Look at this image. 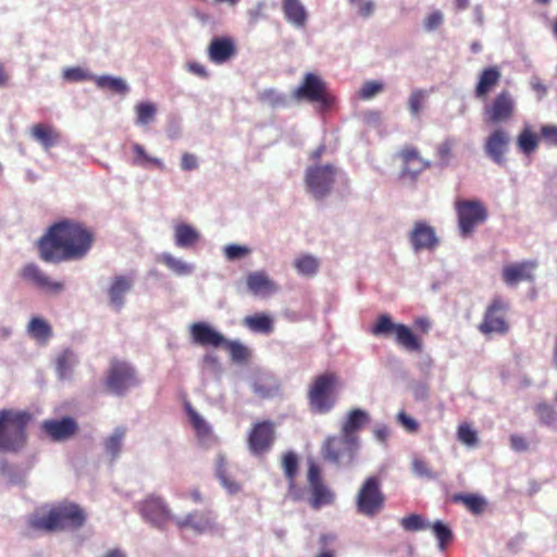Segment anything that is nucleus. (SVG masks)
Instances as JSON below:
<instances>
[{
	"label": "nucleus",
	"instance_id": "f257e3e1",
	"mask_svg": "<svg viewBox=\"0 0 557 557\" xmlns=\"http://www.w3.org/2000/svg\"><path fill=\"white\" fill-rule=\"evenodd\" d=\"M95 243L94 232L84 223L64 219L52 224L38 240L39 258L61 263L85 258Z\"/></svg>",
	"mask_w": 557,
	"mask_h": 557
},
{
	"label": "nucleus",
	"instance_id": "f03ea898",
	"mask_svg": "<svg viewBox=\"0 0 557 557\" xmlns=\"http://www.w3.org/2000/svg\"><path fill=\"white\" fill-rule=\"evenodd\" d=\"M85 522L86 513L84 509L71 502L59 503L46 510H38L28 520L33 530L45 533L75 531L81 529Z\"/></svg>",
	"mask_w": 557,
	"mask_h": 557
},
{
	"label": "nucleus",
	"instance_id": "7ed1b4c3",
	"mask_svg": "<svg viewBox=\"0 0 557 557\" xmlns=\"http://www.w3.org/2000/svg\"><path fill=\"white\" fill-rule=\"evenodd\" d=\"M33 419L28 410H0V451L17 453L27 443V425Z\"/></svg>",
	"mask_w": 557,
	"mask_h": 557
},
{
	"label": "nucleus",
	"instance_id": "20e7f679",
	"mask_svg": "<svg viewBox=\"0 0 557 557\" xmlns=\"http://www.w3.org/2000/svg\"><path fill=\"white\" fill-rule=\"evenodd\" d=\"M342 386L336 372L325 371L312 377L307 391L308 406L313 413H329L336 405Z\"/></svg>",
	"mask_w": 557,
	"mask_h": 557
},
{
	"label": "nucleus",
	"instance_id": "39448f33",
	"mask_svg": "<svg viewBox=\"0 0 557 557\" xmlns=\"http://www.w3.org/2000/svg\"><path fill=\"white\" fill-rule=\"evenodd\" d=\"M359 449V441L343 434L327 436L321 446L323 459L336 467H348L354 463Z\"/></svg>",
	"mask_w": 557,
	"mask_h": 557
},
{
	"label": "nucleus",
	"instance_id": "423d86ee",
	"mask_svg": "<svg viewBox=\"0 0 557 557\" xmlns=\"http://www.w3.org/2000/svg\"><path fill=\"white\" fill-rule=\"evenodd\" d=\"M509 308V302L503 297H493L484 310L481 322L478 324L480 333L485 336L507 334L510 329L507 319Z\"/></svg>",
	"mask_w": 557,
	"mask_h": 557
},
{
	"label": "nucleus",
	"instance_id": "0eeeda50",
	"mask_svg": "<svg viewBox=\"0 0 557 557\" xmlns=\"http://www.w3.org/2000/svg\"><path fill=\"white\" fill-rule=\"evenodd\" d=\"M370 332L374 336L394 334L399 346L409 351H422V341L407 325L394 323L388 314L379 315Z\"/></svg>",
	"mask_w": 557,
	"mask_h": 557
},
{
	"label": "nucleus",
	"instance_id": "6e6552de",
	"mask_svg": "<svg viewBox=\"0 0 557 557\" xmlns=\"http://www.w3.org/2000/svg\"><path fill=\"white\" fill-rule=\"evenodd\" d=\"M385 504V496L381 488L379 476H368L361 484L356 496V508L358 513L373 518L382 511Z\"/></svg>",
	"mask_w": 557,
	"mask_h": 557
},
{
	"label": "nucleus",
	"instance_id": "1a4fd4ad",
	"mask_svg": "<svg viewBox=\"0 0 557 557\" xmlns=\"http://www.w3.org/2000/svg\"><path fill=\"white\" fill-rule=\"evenodd\" d=\"M458 227L463 237L472 235L476 226L488 218L486 207L480 200L459 199L455 202Z\"/></svg>",
	"mask_w": 557,
	"mask_h": 557
},
{
	"label": "nucleus",
	"instance_id": "9d476101",
	"mask_svg": "<svg viewBox=\"0 0 557 557\" xmlns=\"http://www.w3.org/2000/svg\"><path fill=\"white\" fill-rule=\"evenodd\" d=\"M293 97L299 101L318 103L322 110L329 109L333 102L325 82L313 73L305 74L299 86L293 91Z\"/></svg>",
	"mask_w": 557,
	"mask_h": 557
},
{
	"label": "nucleus",
	"instance_id": "9b49d317",
	"mask_svg": "<svg viewBox=\"0 0 557 557\" xmlns=\"http://www.w3.org/2000/svg\"><path fill=\"white\" fill-rule=\"evenodd\" d=\"M138 383L136 370L129 363L117 359L111 360L104 380V386L110 393L123 396Z\"/></svg>",
	"mask_w": 557,
	"mask_h": 557
},
{
	"label": "nucleus",
	"instance_id": "f8f14e48",
	"mask_svg": "<svg viewBox=\"0 0 557 557\" xmlns=\"http://www.w3.org/2000/svg\"><path fill=\"white\" fill-rule=\"evenodd\" d=\"M337 170L331 164L311 165L306 170L305 184L314 199L325 198L333 189Z\"/></svg>",
	"mask_w": 557,
	"mask_h": 557
},
{
	"label": "nucleus",
	"instance_id": "ddd939ff",
	"mask_svg": "<svg viewBox=\"0 0 557 557\" xmlns=\"http://www.w3.org/2000/svg\"><path fill=\"white\" fill-rule=\"evenodd\" d=\"M276 440L274 422L262 420L255 422L247 434V448L250 455L261 458L272 449Z\"/></svg>",
	"mask_w": 557,
	"mask_h": 557
},
{
	"label": "nucleus",
	"instance_id": "4468645a",
	"mask_svg": "<svg viewBox=\"0 0 557 557\" xmlns=\"http://www.w3.org/2000/svg\"><path fill=\"white\" fill-rule=\"evenodd\" d=\"M307 482L310 492L309 504L311 508L317 510L334 503L335 495L325 484L322 470L314 460L308 461Z\"/></svg>",
	"mask_w": 557,
	"mask_h": 557
},
{
	"label": "nucleus",
	"instance_id": "2eb2a0df",
	"mask_svg": "<svg viewBox=\"0 0 557 557\" xmlns=\"http://www.w3.org/2000/svg\"><path fill=\"white\" fill-rule=\"evenodd\" d=\"M515 99L507 89L502 90L496 97L485 106L484 117L490 124L505 123L511 120L515 113Z\"/></svg>",
	"mask_w": 557,
	"mask_h": 557
},
{
	"label": "nucleus",
	"instance_id": "dca6fc26",
	"mask_svg": "<svg viewBox=\"0 0 557 557\" xmlns=\"http://www.w3.org/2000/svg\"><path fill=\"white\" fill-rule=\"evenodd\" d=\"M139 512L150 523L161 528L171 519V511L165 502L159 496H148L139 504Z\"/></svg>",
	"mask_w": 557,
	"mask_h": 557
},
{
	"label": "nucleus",
	"instance_id": "f3484780",
	"mask_svg": "<svg viewBox=\"0 0 557 557\" xmlns=\"http://www.w3.org/2000/svg\"><path fill=\"white\" fill-rule=\"evenodd\" d=\"M403 162L400 172L401 177H408L411 181H417L419 175L431 166L428 160H424L416 147L407 146L398 152Z\"/></svg>",
	"mask_w": 557,
	"mask_h": 557
},
{
	"label": "nucleus",
	"instance_id": "a211bd4d",
	"mask_svg": "<svg viewBox=\"0 0 557 557\" xmlns=\"http://www.w3.org/2000/svg\"><path fill=\"white\" fill-rule=\"evenodd\" d=\"M536 268L535 260L509 263L503 267L502 278L507 286H516L520 282H533Z\"/></svg>",
	"mask_w": 557,
	"mask_h": 557
},
{
	"label": "nucleus",
	"instance_id": "6ab92c4d",
	"mask_svg": "<svg viewBox=\"0 0 557 557\" xmlns=\"http://www.w3.org/2000/svg\"><path fill=\"white\" fill-rule=\"evenodd\" d=\"M40 428L41 431L53 442L66 441L78 431L76 421L71 417H63L60 420H45Z\"/></svg>",
	"mask_w": 557,
	"mask_h": 557
},
{
	"label": "nucleus",
	"instance_id": "aec40b11",
	"mask_svg": "<svg viewBox=\"0 0 557 557\" xmlns=\"http://www.w3.org/2000/svg\"><path fill=\"white\" fill-rule=\"evenodd\" d=\"M21 276L35 287L51 294H58L63 289V284L53 282L37 264L28 263L21 270Z\"/></svg>",
	"mask_w": 557,
	"mask_h": 557
},
{
	"label": "nucleus",
	"instance_id": "412c9836",
	"mask_svg": "<svg viewBox=\"0 0 557 557\" xmlns=\"http://www.w3.org/2000/svg\"><path fill=\"white\" fill-rule=\"evenodd\" d=\"M409 240L416 252L433 250L438 245L435 230L425 222L418 221L409 233Z\"/></svg>",
	"mask_w": 557,
	"mask_h": 557
},
{
	"label": "nucleus",
	"instance_id": "4be33fe9",
	"mask_svg": "<svg viewBox=\"0 0 557 557\" xmlns=\"http://www.w3.org/2000/svg\"><path fill=\"white\" fill-rule=\"evenodd\" d=\"M237 53L236 42L232 37H214L208 46V58L215 64H223Z\"/></svg>",
	"mask_w": 557,
	"mask_h": 557
},
{
	"label": "nucleus",
	"instance_id": "5701e85b",
	"mask_svg": "<svg viewBox=\"0 0 557 557\" xmlns=\"http://www.w3.org/2000/svg\"><path fill=\"white\" fill-rule=\"evenodd\" d=\"M510 138L508 133L503 128L494 129L484 144L485 153L498 165L505 163V153L509 145Z\"/></svg>",
	"mask_w": 557,
	"mask_h": 557
},
{
	"label": "nucleus",
	"instance_id": "b1692460",
	"mask_svg": "<svg viewBox=\"0 0 557 557\" xmlns=\"http://www.w3.org/2000/svg\"><path fill=\"white\" fill-rule=\"evenodd\" d=\"M189 330L191 339L197 345L218 348L225 343V337L206 322L193 323Z\"/></svg>",
	"mask_w": 557,
	"mask_h": 557
},
{
	"label": "nucleus",
	"instance_id": "393cba45",
	"mask_svg": "<svg viewBox=\"0 0 557 557\" xmlns=\"http://www.w3.org/2000/svg\"><path fill=\"white\" fill-rule=\"evenodd\" d=\"M369 422L370 416L367 411L360 408L351 409L342 423L341 434L359 441L357 433Z\"/></svg>",
	"mask_w": 557,
	"mask_h": 557
},
{
	"label": "nucleus",
	"instance_id": "a878e982",
	"mask_svg": "<svg viewBox=\"0 0 557 557\" xmlns=\"http://www.w3.org/2000/svg\"><path fill=\"white\" fill-rule=\"evenodd\" d=\"M502 73L498 66H488L479 75L474 94L476 98H485L500 82Z\"/></svg>",
	"mask_w": 557,
	"mask_h": 557
},
{
	"label": "nucleus",
	"instance_id": "bb28decb",
	"mask_svg": "<svg viewBox=\"0 0 557 557\" xmlns=\"http://www.w3.org/2000/svg\"><path fill=\"white\" fill-rule=\"evenodd\" d=\"M282 12L285 20L297 28L306 26L308 12L301 0H282Z\"/></svg>",
	"mask_w": 557,
	"mask_h": 557
},
{
	"label": "nucleus",
	"instance_id": "cd10ccee",
	"mask_svg": "<svg viewBox=\"0 0 557 557\" xmlns=\"http://www.w3.org/2000/svg\"><path fill=\"white\" fill-rule=\"evenodd\" d=\"M246 283L249 290L255 295H268L277 289L275 283L263 271L249 273Z\"/></svg>",
	"mask_w": 557,
	"mask_h": 557
},
{
	"label": "nucleus",
	"instance_id": "c85d7f7f",
	"mask_svg": "<svg viewBox=\"0 0 557 557\" xmlns=\"http://www.w3.org/2000/svg\"><path fill=\"white\" fill-rule=\"evenodd\" d=\"M32 137L45 149L55 146L60 140V133L50 124L37 123L30 127Z\"/></svg>",
	"mask_w": 557,
	"mask_h": 557
},
{
	"label": "nucleus",
	"instance_id": "c756f323",
	"mask_svg": "<svg viewBox=\"0 0 557 557\" xmlns=\"http://www.w3.org/2000/svg\"><path fill=\"white\" fill-rule=\"evenodd\" d=\"M200 240L199 231L190 224L177 223L174 225V243L180 248H191Z\"/></svg>",
	"mask_w": 557,
	"mask_h": 557
},
{
	"label": "nucleus",
	"instance_id": "7c9ffc66",
	"mask_svg": "<svg viewBox=\"0 0 557 557\" xmlns=\"http://www.w3.org/2000/svg\"><path fill=\"white\" fill-rule=\"evenodd\" d=\"M180 529L190 528L196 532L202 533L213 528L211 512L195 511L187 515L177 522Z\"/></svg>",
	"mask_w": 557,
	"mask_h": 557
},
{
	"label": "nucleus",
	"instance_id": "2f4dec72",
	"mask_svg": "<svg viewBox=\"0 0 557 557\" xmlns=\"http://www.w3.org/2000/svg\"><path fill=\"white\" fill-rule=\"evenodd\" d=\"M132 280L124 276V275H120V276H116L110 288H109V298H110V304L116 309V310H120L122 308V306L124 305V296L127 292H129V289L132 288Z\"/></svg>",
	"mask_w": 557,
	"mask_h": 557
},
{
	"label": "nucleus",
	"instance_id": "473e14b6",
	"mask_svg": "<svg viewBox=\"0 0 557 557\" xmlns=\"http://www.w3.org/2000/svg\"><path fill=\"white\" fill-rule=\"evenodd\" d=\"M282 469L285 478L288 481L289 494L293 495L294 499H297L296 495V478L298 474V457L294 451H287L282 457Z\"/></svg>",
	"mask_w": 557,
	"mask_h": 557
},
{
	"label": "nucleus",
	"instance_id": "72a5a7b5",
	"mask_svg": "<svg viewBox=\"0 0 557 557\" xmlns=\"http://www.w3.org/2000/svg\"><path fill=\"white\" fill-rule=\"evenodd\" d=\"M96 86L102 90H109L117 95H126L129 91L127 83L121 77L110 75L94 76Z\"/></svg>",
	"mask_w": 557,
	"mask_h": 557
},
{
	"label": "nucleus",
	"instance_id": "f704fd0d",
	"mask_svg": "<svg viewBox=\"0 0 557 557\" xmlns=\"http://www.w3.org/2000/svg\"><path fill=\"white\" fill-rule=\"evenodd\" d=\"M244 325L258 333L270 334L273 331V320L264 313L247 315Z\"/></svg>",
	"mask_w": 557,
	"mask_h": 557
},
{
	"label": "nucleus",
	"instance_id": "c9c22d12",
	"mask_svg": "<svg viewBox=\"0 0 557 557\" xmlns=\"http://www.w3.org/2000/svg\"><path fill=\"white\" fill-rule=\"evenodd\" d=\"M132 150L134 153L133 163L137 166L146 168L148 165H153L154 168L163 171L165 165L163 161L156 157H150L145 148L139 144H134L132 146Z\"/></svg>",
	"mask_w": 557,
	"mask_h": 557
},
{
	"label": "nucleus",
	"instance_id": "e433bc0d",
	"mask_svg": "<svg viewBox=\"0 0 557 557\" xmlns=\"http://www.w3.org/2000/svg\"><path fill=\"white\" fill-rule=\"evenodd\" d=\"M185 410L189 421L198 437L205 438L211 435V426L207 421L191 407L189 403L185 404Z\"/></svg>",
	"mask_w": 557,
	"mask_h": 557
},
{
	"label": "nucleus",
	"instance_id": "4c0bfd02",
	"mask_svg": "<svg viewBox=\"0 0 557 557\" xmlns=\"http://www.w3.org/2000/svg\"><path fill=\"white\" fill-rule=\"evenodd\" d=\"M215 471L218 479L228 493L236 494L240 491V484L232 479L226 472V459L224 456H219L216 458Z\"/></svg>",
	"mask_w": 557,
	"mask_h": 557
},
{
	"label": "nucleus",
	"instance_id": "58836bf2",
	"mask_svg": "<svg viewBox=\"0 0 557 557\" xmlns=\"http://www.w3.org/2000/svg\"><path fill=\"white\" fill-rule=\"evenodd\" d=\"M27 331L33 338L39 342H47L52 335V330L49 323L38 317H35L29 321Z\"/></svg>",
	"mask_w": 557,
	"mask_h": 557
},
{
	"label": "nucleus",
	"instance_id": "ea45409f",
	"mask_svg": "<svg viewBox=\"0 0 557 557\" xmlns=\"http://www.w3.org/2000/svg\"><path fill=\"white\" fill-rule=\"evenodd\" d=\"M126 434L124 426L116 428L113 433L104 441L106 451L112 457L116 458L122 448V442Z\"/></svg>",
	"mask_w": 557,
	"mask_h": 557
},
{
	"label": "nucleus",
	"instance_id": "a19ab883",
	"mask_svg": "<svg viewBox=\"0 0 557 557\" xmlns=\"http://www.w3.org/2000/svg\"><path fill=\"white\" fill-rule=\"evenodd\" d=\"M160 261L177 275H188L193 272L191 264H188L181 259H176L171 253H162L160 256Z\"/></svg>",
	"mask_w": 557,
	"mask_h": 557
},
{
	"label": "nucleus",
	"instance_id": "79ce46f5",
	"mask_svg": "<svg viewBox=\"0 0 557 557\" xmlns=\"http://www.w3.org/2000/svg\"><path fill=\"white\" fill-rule=\"evenodd\" d=\"M454 503H462L473 513H481L485 507V500L473 494H455Z\"/></svg>",
	"mask_w": 557,
	"mask_h": 557
},
{
	"label": "nucleus",
	"instance_id": "37998d69",
	"mask_svg": "<svg viewBox=\"0 0 557 557\" xmlns=\"http://www.w3.org/2000/svg\"><path fill=\"white\" fill-rule=\"evenodd\" d=\"M517 145L523 153L531 154L539 146V138L531 129L524 128L518 136Z\"/></svg>",
	"mask_w": 557,
	"mask_h": 557
},
{
	"label": "nucleus",
	"instance_id": "c03bdc74",
	"mask_svg": "<svg viewBox=\"0 0 557 557\" xmlns=\"http://www.w3.org/2000/svg\"><path fill=\"white\" fill-rule=\"evenodd\" d=\"M294 265L299 274L313 276L318 272L319 261L310 255H302L295 260Z\"/></svg>",
	"mask_w": 557,
	"mask_h": 557
},
{
	"label": "nucleus",
	"instance_id": "a18cd8bd",
	"mask_svg": "<svg viewBox=\"0 0 557 557\" xmlns=\"http://www.w3.org/2000/svg\"><path fill=\"white\" fill-rule=\"evenodd\" d=\"M74 361L70 351H63L57 358V373L60 380H70L73 373Z\"/></svg>",
	"mask_w": 557,
	"mask_h": 557
},
{
	"label": "nucleus",
	"instance_id": "49530a36",
	"mask_svg": "<svg viewBox=\"0 0 557 557\" xmlns=\"http://www.w3.org/2000/svg\"><path fill=\"white\" fill-rule=\"evenodd\" d=\"M224 347L234 362H245L249 358V350L246 346L238 342H232L225 338V343L221 346Z\"/></svg>",
	"mask_w": 557,
	"mask_h": 557
},
{
	"label": "nucleus",
	"instance_id": "de8ad7c7",
	"mask_svg": "<svg viewBox=\"0 0 557 557\" xmlns=\"http://www.w3.org/2000/svg\"><path fill=\"white\" fill-rule=\"evenodd\" d=\"M432 531L438 540L440 549L444 550L453 540V532L447 524L437 520L432 525Z\"/></svg>",
	"mask_w": 557,
	"mask_h": 557
},
{
	"label": "nucleus",
	"instance_id": "09e8293b",
	"mask_svg": "<svg viewBox=\"0 0 557 557\" xmlns=\"http://www.w3.org/2000/svg\"><path fill=\"white\" fill-rule=\"evenodd\" d=\"M157 112L154 104L149 102H140L136 106L137 123L140 125L149 124Z\"/></svg>",
	"mask_w": 557,
	"mask_h": 557
},
{
	"label": "nucleus",
	"instance_id": "8fccbe9b",
	"mask_svg": "<svg viewBox=\"0 0 557 557\" xmlns=\"http://www.w3.org/2000/svg\"><path fill=\"white\" fill-rule=\"evenodd\" d=\"M457 437L467 446H475L478 444V433L469 423H461L457 430Z\"/></svg>",
	"mask_w": 557,
	"mask_h": 557
},
{
	"label": "nucleus",
	"instance_id": "3c124183",
	"mask_svg": "<svg viewBox=\"0 0 557 557\" xmlns=\"http://www.w3.org/2000/svg\"><path fill=\"white\" fill-rule=\"evenodd\" d=\"M400 525L406 531H420L431 527L430 522H425L419 515H410L400 520Z\"/></svg>",
	"mask_w": 557,
	"mask_h": 557
},
{
	"label": "nucleus",
	"instance_id": "603ef678",
	"mask_svg": "<svg viewBox=\"0 0 557 557\" xmlns=\"http://www.w3.org/2000/svg\"><path fill=\"white\" fill-rule=\"evenodd\" d=\"M454 144V139L447 138L437 146L436 156L444 166H447L453 158Z\"/></svg>",
	"mask_w": 557,
	"mask_h": 557
},
{
	"label": "nucleus",
	"instance_id": "864d4df0",
	"mask_svg": "<svg viewBox=\"0 0 557 557\" xmlns=\"http://www.w3.org/2000/svg\"><path fill=\"white\" fill-rule=\"evenodd\" d=\"M535 413L537 414L540 421L547 425L554 423L556 420V411L550 405L546 403L536 405Z\"/></svg>",
	"mask_w": 557,
	"mask_h": 557
},
{
	"label": "nucleus",
	"instance_id": "5fc2aeb1",
	"mask_svg": "<svg viewBox=\"0 0 557 557\" xmlns=\"http://www.w3.org/2000/svg\"><path fill=\"white\" fill-rule=\"evenodd\" d=\"M383 90V84L376 81L366 82L359 90V97L368 100Z\"/></svg>",
	"mask_w": 557,
	"mask_h": 557
},
{
	"label": "nucleus",
	"instance_id": "6e6d98bb",
	"mask_svg": "<svg viewBox=\"0 0 557 557\" xmlns=\"http://www.w3.org/2000/svg\"><path fill=\"white\" fill-rule=\"evenodd\" d=\"M94 76L95 75L84 71L81 67H69V69H65L63 72V77L66 81H71V82H83V81L94 79Z\"/></svg>",
	"mask_w": 557,
	"mask_h": 557
},
{
	"label": "nucleus",
	"instance_id": "4d7b16f0",
	"mask_svg": "<svg viewBox=\"0 0 557 557\" xmlns=\"http://www.w3.org/2000/svg\"><path fill=\"white\" fill-rule=\"evenodd\" d=\"M335 539H336V536L334 534H330V533L321 534L319 537L321 550L317 554L315 557H336L335 550L327 548V545L331 542H334Z\"/></svg>",
	"mask_w": 557,
	"mask_h": 557
},
{
	"label": "nucleus",
	"instance_id": "13d9d810",
	"mask_svg": "<svg viewBox=\"0 0 557 557\" xmlns=\"http://www.w3.org/2000/svg\"><path fill=\"white\" fill-rule=\"evenodd\" d=\"M250 252V249L245 247V246H239V245H227L225 248H224V253H225V257L228 259V260H236V259H240V258H244L246 257L247 255H249Z\"/></svg>",
	"mask_w": 557,
	"mask_h": 557
},
{
	"label": "nucleus",
	"instance_id": "bf43d9fd",
	"mask_svg": "<svg viewBox=\"0 0 557 557\" xmlns=\"http://www.w3.org/2000/svg\"><path fill=\"white\" fill-rule=\"evenodd\" d=\"M425 94L422 90H413L409 98V109L413 115H418L423 107Z\"/></svg>",
	"mask_w": 557,
	"mask_h": 557
},
{
	"label": "nucleus",
	"instance_id": "052dcab7",
	"mask_svg": "<svg viewBox=\"0 0 557 557\" xmlns=\"http://www.w3.org/2000/svg\"><path fill=\"white\" fill-rule=\"evenodd\" d=\"M443 23V14L441 11L436 10L430 13L423 22L424 28L428 32H432L437 29Z\"/></svg>",
	"mask_w": 557,
	"mask_h": 557
},
{
	"label": "nucleus",
	"instance_id": "680f3d73",
	"mask_svg": "<svg viewBox=\"0 0 557 557\" xmlns=\"http://www.w3.org/2000/svg\"><path fill=\"white\" fill-rule=\"evenodd\" d=\"M397 420L401 426L409 433H416L419 430V423L417 420L408 416L405 411H400L397 414Z\"/></svg>",
	"mask_w": 557,
	"mask_h": 557
},
{
	"label": "nucleus",
	"instance_id": "e2e57ef3",
	"mask_svg": "<svg viewBox=\"0 0 557 557\" xmlns=\"http://www.w3.org/2000/svg\"><path fill=\"white\" fill-rule=\"evenodd\" d=\"M412 471L414 472V474H417L419 476H424V478H429V479L434 478L432 471L429 469L426 461H424L423 459H420V458L413 459Z\"/></svg>",
	"mask_w": 557,
	"mask_h": 557
},
{
	"label": "nucleus",
	"instance_id": "0e129e2a",
	"mask_svg": "<svg viewBox=\"0 0 557 557\" xmlns=\"http://www.w3.org/2000/svg\"><path fill=\"white\" fill-rule=\"evenodd\" d=\"M181 168L184 171H193L198 168V159L195 154L184 152L181 160Z\"/></svg>",
	"mask_w": 557,
	"mask_h": 557
},
{
	"label": "nucleus",
	"instance_id": "69168bd1",
	"mask_svg": "<svg viewBox=\"0 0 557 557\" xmlns=\"http://www.w3.org/2000/svg\"><path fill=\"white\" fill-rule=\"evenodd\" d=\"M541 135L550 144L557 145V126L556 125L542 126Z\"/></svg>",
	"mask_w": 557,
	"mask_h": 557
},
{
	"label": "nucleus",
	"instance_id": "338daca9",
	"mask_svg": "<svg viewBox=\"0 0 557 557\" xmlns=\"http://www.w3.org/2000/svg\"><path fill=\"white\" fill-rule=\"evenodd\" d=\"M510 446L516 451H524L529 448L527 440L518 434L510 436Z\"/></svg>",
	"mask_w": 557,
	"mask_h": 557
},
{
	"label": "nucleus",
	"instance_id": "774afa93",
	"mask_svg": "<svg viewBox=\"0 0 557 557\" xmlns=\"http://www.w3.org/2000/svg\"><path fill=\"white\" fill-rule=\"evenodd\" d=\"M358 9V14L363 17H369L374 12V3L372 1H362L355 4Z\"/></svg>",
	"mask_w": 557,
	"mask_h": 557
}]
</instances>
